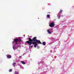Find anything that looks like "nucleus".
Wrapping results in <instances>:
<instances>
[{"label":"nucleus","mask_w":74,"mask_h":74,"mask_svg":"<svg viewBox=\"0 0 74 74\" xmlns=\"http://www.w3.org/2000/svg\"><path fill=\"white\" fill-rule=\"evenodd\" d=\"M27 44L29 45H31L32 44L34 45V47L35 48H36L37 45V44H42V43L40 41V40L37 39V37H34L32 39L31 38H29V41H26L25 43V45H26Z\"/></svg>","instance_id":"1"},{"label":"nucleus","mask_w":74,"mask_h":74,"mask_svg":"<svg viewBox=\"0 0 74 74\" xmlns=\"http://www.w3.org/2000/svg\"><path fill=\"white\" fill-rule=\"evenodd\" d=\"M21 38H23L22 37H19L17 38L14 39L12 41V43L13 45V48L14 51L15 49H18V48H21V43L20 42H22ZM18 42H20L18 43Z\"/></svg>","instance_id":"2"},{"label":"nucleus","mask_w":74,"mask_h":74,"mask_svg":"<svg viewBox=\"0 0 74 74\" xmlns=\"http://www.w3.org/2000/svg\"><path fill=\"white\" fill-rule=\"evenodd\" d=\"M53 29L52 28H50L49 29L47 30V32L48 34H51L53 33Z\"/></svg>","instance_id":"3"},{"label":"nucleus","mask_w":74,"mask_h":74,"mask_svg":"<svg viewBox=\"0 0 74 74\" xmlns=\"http://www.w3.org/2000/svg\"><path fill=\"white\" fill-rule=\"evenodd\" d=\"M40 63H42V67H47V65L45 64V62H44L41 61L39 62L38 63V64H40Z\"/></svg>","instance_id":"4"},{"label":"nucleus","mask_w":74,"mask_h":74,"mask_svg":"<svg viewBox=\"0 0 74 74\" xmlns=\"http://www.w3.org/2000/svg\"><path fill=\"white\" fill-rule=\"evenodd\" d=\"M49 26L51 27H53L55 26V24L53 22H51L49 24Z\"/></svg>","instance_id":"5"},{"label":"nucleus","mask_w":74,"mask_h":74,"mask_svg":"<svg viewBox=\"0 0 74 74\" xmlns=\"http://www.w3.org/2000/svg\"><path fill=\"white\" fill-rule=\"evenodd\" d=\"M6 57H7V58H8V59H11L12 57L9 54L6 55Z\"/></svg>","instance_id":"6"},{"label":"nucleus","mask_w":74,"mask_h":74,"mask_svg":"<svg viewBox=\"0 0 74 74\" xmlns=\"http://www.w3.org/2000/svg\"><path fill=\"white\" fill-rule=\"evenodd\" d=\"M57 16L58 19H60V16H63V15H60V14H59V15L58 14H57Z\"/></svg>","instance_id":"7"},{"label":"nucleus","mask_w":74,"mask_h":74,"mask_svg":"<svg viewBox=\"0 0 74 74\" xmlns=\"http://www.w3.org/2000/svg\"><path fill=\"white\" fill-rule=\"evenodd\" d=\"M13 62H16V63H18V62H19V60L18 59H15L14 60Z\"/></svg>","instance_id":"8"},{"label":"nucleus","mask_w":74,"mask_h":74,"mask_svg":"<svg viewBox=\"0 0 74 74\" xmlns=\"http://www.w3.org/2000/svg\"><path fill=\"white\" fill-rule=\"evenodd\" d=\"M49 38L51 40V41H55V38H54L51 37L50 38Z\"/></svg>","instance_id":"9"},{"label":"nucleus","mask_w":74,"mask_h":74,"mask_svg":"<svg viewBox=\"0 0 74 74\" xmlns=\"http://www.w3.org/2000/svg\"><path fill=\"white\" fill-rule=\"evenodd\" d=\"M16 63L15 62H14L12 64V65L13 67H15V65H16Z\"/></svg>","instance_id":"10"},{"label":"nucleus","mask_w":74,"mask_h":74,"mask_svg":"<svg viewBox=\"0 0 74 74\" xmlns=\"http://www.w3.org/2000/svg\"><path fill=\"white\" fill-rule=\"evenodd\" d=\"M14 74H19V72L18 71H15L14 73Z\"/></svg>","instance_id":"11"},{"label":"nucleus","mask_w":74,"mask_h":74,"mask_svg":"<svg viewBox=\"0 0 74 74\" xmlns=\"http://www.w3.org/2000/svg\"><path fill=\"white\" fill-rule=\"evenodd\" d=\"M42 45L45 46L46 45V42H43L42 43Z\"/></svg>","instance_id":"12"},{"label":"nucleus","mask_w":74,"mask_h":74,"mask_svg":"<svg viewBox=\"0 0 74 74\" xmlns=\"http://www.w3.org/2000/svg\"><path fill=\"white\" fill-rule=\"evenodd\" d=\"M47 18H49V19H50V15L49 14H47Z\"/></svg>","instance_id":"13"},{"label":"nucleus","mask_w":74,"mask_h":74,"mask_svg":"<svg viewBox=\"0 0 74 74\" xmlns=\"http://www.w3.org/2000/svg\"><path fill=\"white\" fill-rule=\"evenodd\" d=\"M21 63H22V64H25V62L23 61H22L21 62Z\"/></svg>","instance_id":"14"},{"label":"nucleus","mask_w":74,"mask_h":74,"mask_svg":"<svg viewBox=\"0 0 74 74\" xmlns=\"http://www.w3.org/2000/svg\"><path fill=\"white\" fill-rule=\"evenodd\" d=\"M20 67L21 69H24V67H23V66L21 65L20 66Z\"/></svg>","instance_id":"15"},{"label":"nucleus","mask_w":74,"mask_h":74,"mask_svg":"<svg viewBox=\"0 0 74 74\" xmlns=\"http://www.w3.org/2000/svg\"><path fill=\"white\" fill-rule=\"evenodd\" d=\"M62 10H61L59 12V14H62Z\"/></svg>","instance_id":"16"},{"label":"nucleus","mask_w":74,"mask_h":74,"mask_svg":"<svg viewBox=\"0 0 74 74\" xmlns=\"http://www.w3.org/2000/svg\"><path fill=\"white\" fill-rule=\"evenodd\" d=\"M17 66H22V65L20 64H19L17 63Z\"/></svg>","instance_id":"17"},{"label":"nucleus","mask_w":74,"mask_h":74,"mask_svg":"<svg viewBox=\"0 0 74 74\" xmlns=\"http://www.w3.org/2000/svg\"><path fill=\"white\" fill-rule=\"evenodd\" d=\"M71 28L72 29L71 30H74V26L72 27H71Z\"/></svg>","instance_id":"18"},{"label":"nucleus","mask_w":74,"mask_h":74,"mask_svg":"<svg viewBox=\"0 0 74 74\" xmlns=\"http://www.w3.org/2000/svg\"><path fill=\"white\" fill-rule=\"evenodd\" d=\"M65 28H66V27L65 26L63 27V28L62 29V30L63 29H65Z\"/></svg>","instance_id":"19"},{"label":"nucleus","mask_w":74,"mask_h":74,"mask_svg":"<svg viewBox=\"0 0 74 74\" xmlns=\"http://www.w3.org/2000/svg\"><path fill=\"white\" fill-rule=\"evenodd\" d=\"M12 71V69H11L9 71V72H11Z\"/></svg>","instance_id":"20"},{"label":"nucleus","mask_w":74,"mask_h":74,"mask_svg":"<svg viewBox=\"0 0 74 74\" xmlns=\"http://www.w3.org/2000/svg\"><path fill=\"white\" fill-rule=\"evenodd\" d=\"M54 53V52H56V51H55V49H54V50H53Z\"/></svg>","instance_id":"21"},{"label":"nucleus","mask_w":74,"mask_h":74,"mask_svg":"<svg viewBox=\"0 0 74 74\" xmlns=\"http://www.w3.org/2000/svg\"><path fill=\"white\" fill-rule=\"evenodd\" d=\"M27 62H28L27 61H25V64L27 63Z\"/></svg>","instance_id":"22"},{"label":"nucleus","mask_w":74,"mask_h":74,"mask_svg":"<svg viewBox=\"0 0 74 74\" xmlns=\"http://www.w3.org/2000/svg\"><path fill=\"white\" fill-rule=\"evenodd\" d=\"M33 45L31 46V48H33Z\"/></svg>","instance_id":"23"},{"label":"nucleus","mask_w":74,"mask_h":74,"mask_svg":"<svg viewBox=\"0 0 74 74\" xmlns=\"http://www.w3.org/2000/svg\"><path fill=\"white\" fill-rule=\"evenodd\" d=\"M28 44L29 45V48H30L31 47V46H30V45H29L28 44Z\"/></svg>","instance_id":"24"},{"label":"nucleus","mask_w":74,"mask_h":74,"mask_svg":"<svg viewBox=\"0 0 74 74\" xmlns=\"http://www.w3.org/2000/svg\"><path fill=\"white\" fill-rule=\"evenodd\" d=\"M50 52H51V53H52V52H53L52 50H50Z\"/></svg>","instance_id":"25"},{"label":"nucleus","mask_w":74,"mask_h":74,"mask_svg":"<svg viewBox=\"0 0 74 74\" xmlns=\"http://www.w3.org/2000/svg\"><path fill=\"white\" fill-rule=\"evenodd\" d=\"M48 4L49 5H51V4L50 3H48Z\"/></svg>","instance_id":"26"},{"label":"nucleus","mask_w":74,"mask_h":74,"mask_svg":"<svg viewBox=\"0 0 74 74\" xmlns=\"http://www.w3.org/2000/svg\"><path fill=\"white\" fill-rule=\"evenodd\" d=\"M29 38H27L26 39V40H28V41H29Z\"/></svg>","instance_id":"27"},{"label":"nucleus","mask_w":74,"mask_h":74,"mask_svg":"<svg viewBox=\"0 0 74 74\" xmlns=\"http://www.w3.org/2000/svg\"><path fill=\"white\" fill-rule=\"evenodd\" d=\"M37 48V49H38L39 48V46H38Z\"/></svg>","instance_id":"28"},{"label":"nucleus","mask_w":74,"mask_h":74,"mask_svg":"<svg viewBox=\"0 0 74 74\" xmlns=\"http://www.w3.org/2000/svg\"><path fill=\"white\" fill-rule=\"evenodd\" d=\"M29 51H32V49H29Z\"/></svg>","instance_id":"29"},{"label":"nucleus","mask_w":74,"mask_h":74,"mask_svg":"<svg viewBox=\"0 0 74 74\" xmlns=\"http://www.w3.org/2000/svg\"><path fill=\"white\" fill-rule=\"evenodd\" d=\"M22 57V56H20L19 57V58H21Z\"/></svg>","instance_id":"30"},{"label":"nucleus","mask_w":74,"mask_h":74,"mask_svg":"<svg viewBox=\"0 0 74 74\" xmlns=\"http://www.w3.org/2000/svg\"><path fill=\"white\" fill-rule=\"evenodd\" d=\"M23 36H24V37H25V35H23Z\"/></svg>","instance_id":"31"},{"label":"nucleus","mask_w":74,"mask_h":74,"mask_svg":"<svg viewBox=\"0 0 74 74\" xmlns=\"http://www.w3.org/2000/svg\"><path fill=\"white\" fill-rule=\"evenodd\" d=\"M25 54H26V53H24V55H25Z\"/></svg>","instance_id":"32"},{"label":"nucleus","mask_w":74,"mask_h":74,"mask_svg":"<svg viewBox=\"0 0 74 74\" xmlns=\"http://www.w3.org/2000/svg\"><path fill=\"white\" fill-rule=\"evenodd\" d=\"M58 46H59V45H60V44H59V43H58Z\"/></svg>","instance_id":"33"},{"label":"nucleus","mask_w":74,"mask_h":74,"mask_svg":"<svg viewBox=\"0 0 74 74\" xmlns=\"http://www.w3.org/2000/svg\"><path fill=\"white\" fill-rule=\"evenodd\" d=\"M39 69H41V68H40L39 67Z\"/></svg>","instance_id":"34"},{"label":"nucleus","mask_w":74,"mask_h":74,"mask_svg":"<svg viewBox=\"0 0 74 74\" xmlns=\"http://www.w3.org/2000/svg\"><path fill=\"white\" fill-rule=\"evenodd\" d=\"M27 49L26 50V51H27Z\"/></svg>","instance_id":"35"},{"label":"nucleus","mask_w":74,"mask_h":74,"mask_svg":"<svg viewBox=\"0 0 74 74\" xmlns=\"http://www.w3.org/2000/svg\"><path fill=\"white\" fill-rule=\"evenodd\" d=\"M53 60V61H54V59Z\"/></svg>","instance_id":"36"},{"label":"nucleus","mask_w":74,"mask_h":74,"mask_svg":"<svg viewBox=\"0 0 74 74\" xmlns=\"http://www.w3.org/2000/svg\"><path fill=\"white\" fill-rule=\"evenodd\" d=\"M51 63H52V62H51Z\"/></svg>","instance_id":"37"},{"label":"nucleus","mask_w":74,"mask_h":74,"mask_svg":"<svg viewBox=\"0 0 74 74\" xmlns=\"http://www.w3.org/2000/svg\"><path fill=\"white\" fill-rule=\"evenodd\" d=\"M73 7H74V6H73Z\"/></svg>","instance_id":"38"},{"label":"nucleus","mask_w":74,"mask_h":74,"mask_svg":"<svg viewBox=\"0 0 74 74\" xmlns=\"http://www.w3.org/2000/svg\"><path fill=\"white\" fill-rule=\"evenodd\" d=\"M38 19H39V18H38Z\"/></svg>","instance_id":"39"},{"label":"nucleus","mask_w":74,"mask_h":74,"mask_svg":"<svg viewBox=\"0 0 74 74\" xmlns=\"http://www.w3.org/2000/svg\"><path fill=\"white\" fill-rule=\"evenodd\" d=\"M59 40V39H58V40Z\"/></svg>","instance_id":"40"},{"label":"nucleus","mask_w":74,"mask_h":74,"mask_svg":"<svg viewBox=\"0 0 74 74\" xmlns=\"http://www.w3.org/2000/svg\"><path fill=\"white\" fill-rule=\"evenodd\" d=\"M22 43H23V42H22Z\"/></svg>","instance_id":"41"}]
</instances>
